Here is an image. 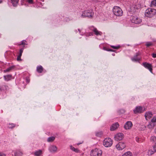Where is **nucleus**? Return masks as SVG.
<instances>
[{"instance_id":"f704fd0d","label":"nucleus","mask_w":156,"mask_h":156,"mask_svg":"<svg viewBox=\"0 0 156 156\" xmlns=\"http://www.w3.org/2000/svg\"><path fill=\"white\" fill-rule=\"evenodd\" d=\"M124 135L123 133H117L116 135L115 136H117V137H122V136H123Z\"/></svg>"},{"instance_id":"79ce46f5","label":"nucleus","mask_w":156,"mask_h":156,"mask_svg":"<svg viewBox=\"0 0 156 156\" xmlns=\"http://www.w3.org/2000/svg\"><path fill=\"white\" fill-rule=\"evenodd\" d=\"M96 28L94 27L93 26H90L89 27V29L91 31H93L94 29H95Z\"/></svg>"},{"instance_id":"393cba45","label":"nucleus","mask_w":156,"mask_h":156,"mask_svg":"<svg viewBox=\"0 0 156 156\" xmlns=\"http://www.w3.org/2000/svg\"><path fill=\"white\" fill-rule=\"evenodd\" d=\"M15 156H22L23 153L20 151H17L16 152H14Z\"/></svg>"},{"instance_id":"f3484780","label":"nucleus","mask_w":156,"mask_h":156,"mask_svg":"<svg viewBox=\"0 0 156 156\" xmlns=\"http://www.w3.org/2000/svg\"><path fill=\"white\" fill-rule=\"evenodd\" d=\"M138 9V7L136 5H133L130 7V11L134 12L136 11V10Z\"/></svg>"},{"instance_id":"5701e85b","label":"nucleus","mask_w":156,"mask_h":156,"mask_svg":"<svg viewBox=\"0 0 156 156\" xmlns=\"http://www.w3.org/2000/svg\"><path fill=\"white\" fill-rule=\"evenodd\" d=\"M15 67V66H11L9 67L5 70H4L3 71L4 73H6L7 72H9L13 69Z\"/></svg>"},{"instance_id":"473e14b6","label":"nucleus","mask_w":156,"mask_h":156,"mask_svg":"<svg viewBox=\"0 0 156 156\" xmlns=\"http://www.w3.org/2000/svg\"><path fill=\"white\" fill-rule=\"evenodd\" d=\"M153 44V43L151 42H147L146 43V45L147 47H149L152 46Z\"/></svg>"},{"instance_id":"ea45409f","label":"nucleus","mask_w":156,"mask_h":156,"mask_svg":"<svg viewBox=\"0 0 156 156\" xmlns=\"http://www.w3.org/2000/svg\"><path fill=\"white\" fill-rule=\"evenodd\" d=\"M111 48H113V49H119V47H120V46H114L112 45V46H111Z\"/></svg>"},{"instance_id":"c756f323","label":"nucleus","mask_w":156,"mask_h":156,"mask_svg":"<svg viewBox=\"0 0 156 156\" xmlns=\"http://www.w3.org/2000/svg\"><path fill=\"white\" fill-rule=\"evenodd\" d=\"M27 42L25 40H23L21 42L20 44H18V45H23V48H25V45H27V43H26V42Z\"/></svg>"},{"instance_id":"4c0bfd02","label":"nucleus","mask_w":156,"mask_h":156,"mask_svg":"<svg viewBox=\"0 0 156 156\" xmlns=\"http://www.w3.org/2000/svg\"><path fill=\"white\" fill-rule=\"evenodd\" d=\"M122 137H114V138L115 140L120 141L122 140Z\"/></svg>"},{"instance_id":"bb28decb","label":"nucleus","mask_w":156,"mask_h":156,"mask_svg":"<svg viewBox=\"0 0 156 156\" xmlns=\"http://www.w3.org/2000/svg\"><path fill=\"white\" fill-rule=\"evenodd\" d=\"M155 126V124L153 122H150L149 123L148 125V127L149 129H153V128L154 126Z\"/></svg>"},{"instance_id":"a19ab883","label":"nucleus","mask_w":156,"mask_h":156,"mask_svg":"<svg viewBox=\"0 0 156 156\" xmlns=\"http://www.w3.org/2000/svg\"><path fill=\"white\" fill-rule=\"evenodd\" d=\"M22 56L21 55H19L18 56L17 58V60L18 61H21L22 60L21 59V57Z\"/></svg>"},{"instance_id":"37998d69","label":"nucleus","mask_w":156,"mask_h":156,"mask_svg":"<svg viewBox=\"0 0 156 156\" xmlns=\"http://www.w3.org/2000/svg\"><path fill=\"white\" fill-rule=\"evenodd\" d=\"M23 49H24L23 48H22L20 49V53L19 55H22V54L23 52Z\"/></svg>"},{"instance_id":"a211bd4d","label":"nucleus","mask_w":156,"mask_h":156,"mask_svg":"<svg viewBox=\"0 0 156 156\" xmlns=\"http://www.w3.org/2000/svg\"><path fill=\"white\" fill-rule=\"evenodd\" d=\"M18 126V125H16L14 123H9L8 124V128L10 129H12L16 126Z\"/></svg>"},{"instance_id":"c85d7f7f","label":"nucleus","mask_w":156,"mask_h":156,"mask_svg":"<svg viewBox=\"0 0 156 156\" xmlns=\"http://www.w3.org/2000/svg\"><path fill=\"white\" fill-rule=\"evenodd\" d=\"M136 140L137 142L139 143L142 142L144 140L143 139H142V137H136Z\"/></svg>"},{"instance_id":"f257e3e1","label":"nucleus","mask_w":156,"mask_h":156,"mask_svg":"<svg viewBox=\"0 0 156 156\" xmlns=\"http://www.w3.org/2000/svg\"><path fill=\"white\" fill-rule=\"evenodd\" d=\"M114 14L118 16H120L122 15L123 12L121 9L118 6H115L112 9Z\"/></svg>"},{"instance_id":"dca6fc26","label":"nucleus","mask_w":156,"mask_h":156,"mask_svg":"<svg viewBox=\"0 0 156 156\" xmlns=\"http://www.w3.org/2000/svg\"><path fill=\"white\" fill-rule=\"evenodd\" d=\"M8 88L7 85L6 84L0 85V91H3L7 90Z\"/></svg>"},{"instance_id":"cd10ccee","label":"nucleus","mask_w":156,"mask_h":156,"mask_svg":"<svg viewBox=\"0 0 156 156\" xmlns=\"http://www.w3.org/2000/svg\"><path fill=\"white\" fill-rule=\"evenodd\" d=\"M70 149L76 153H78L80 151V150L77 148H75L72 145L70 146Z\"/></svg>"},{"instance_id":"6e6552de","label":"nucleus","mask_w":156,"mask_h":156,"mask_svg":"<svg viewBox=\"0 0 156 156\" xmlns=\"http://www.w3.org/2000/svg\"><path fill=\"white\" fill-rule=\"evenodd\" d=\"M142 65L145 68L148 69L151 73H152V66L151 64L144 62L142 63Z\"/></svg>"},{"instance_id":"a878e982","label":"nucleus","mask_w":156,"mask_h":156,"mask_svg":"<svg viewBox=\"0 0 156 156\" xmlns=\"http://www.w3.org/2000/svg\"><path fill=\"white\" fill-rule=\"evenodd\" d=\"M121 156H133V154L131 152L129 151L125 153Z\"/></svg>"},{"instance_id":"39448f33","label":"nucleus","mask_w":156,"mask_h":156,"mask_svg":"<svg viewBox=\"0 0 156 156\" xmlns=\"http://www.w3.org/2000/svg\"><path fill=\"white\" fill-rule=\"evenodd\" d=\"M102 153V150L96 148L92 150L90 155L91 156H101Z\"/></svg>"},{"instance_id":"8fccbe9b","label":"nucleus","mask_w":156,"mask_h":156,"mask_svg":"<svg viewBox=\"0 0 156 156\" xmlns=\"http://www.w3.org/2000/svg\"><path fill=\"white\" fill-rule=\"evenodd\" d=\"M83 141H82L81 142H80V143H77V145H80V144H82V143H83Z\"/></svg>"},{"instance_id":"c03bdc74","label":"nucleus","mask_w":156,"mask_h":156,"mask_svg":"<svg viewBox=\"0 0 156 156\" xmlns=\"http://www.w3.org/2000/svg\"><path fill=\"white\" fill-rule=\"evenodd\" d=\"M27 2L30 4H33V0H27Z\"/></svg>"},{"instance_id":"20e7f679","label":"nucleus","mask_w":156,"mask_h":156,"mask_svg":"<svg viewBox=\"0 0 156 156\" xmlns=\"http://www.w3.org/2000/svg\"><path fill=\"white\" fill-rule=\"evenodd\" d=\"M113 144V140L109 137L105 138L103 141V144L106 147L111 146Z\"/></svg>"},{"instance_id":"5fc2aeb1","label":"nucleus","mask_w":156,"mask_h":156,"mask_svg":"<svg viewBox=\"0 0 156 156\" xmlns=\"http://www.w3.org/2000/svg\"><path fill=\"white\" fill-rule=\"evenodd\" d=\"M112 55H113V56H114V55H115V54H112Z\"/></svg>"},{"instance_id":"864d4df0","label":"nucleus","mask_w":156,"mask_h":156,"mask_svg":"<svg viewBox=\"0 0 156 156\" xmlns=\"http://www.w3.org/2000/svg\"><path fill=\"white\" fill-rule=\"evenodd\" d=\"M154 133H156V129H155V130H154Z\"/></svg>"},{"instance_id":"de8ad7c7","label":"nucleus","mask_w":156,"mask_h":156,"mask_svg":"<svg viewBox=\"0 0 156 156\" xmlns=\"http://www.w3.org/2000/svg\"><path fill=\"white\" fill-rule=\"evenodd\" d=\"M0 156H6V155L3 153H0Z\"/></svg>"},{"instance_id":"423d86ee","label":"nucleus","mask_w":156,"mask_h":156,"mask_svg":"<svg viewBox=\"0 0 156 156\" xmlns=\"http://www.w3.org/2000/svg\"><path fill=\"white\" fill-rule=\"evenodd\" d=\"M130 20L132 23L135 24H139L141 22L140 19L134 16H131L130 18Z\"/></svg>"},{"instance_id":"6ab92c4d","label":"nucleus","mask_w":156,"mask_h":156,"mask_svg":"<svg viewBox=\"0 0 156 156\" xmlns=\"http://www.w3.org/2000/svg\"><path fill=\"white\" fill-rule=\"evenodd\" d=\"M42 154V151L41 150H39L34 152V154L35 156H41Z\"/></svg>"},{"instance_id":"0eeeda50","label":"nucleus","mask_w":156,"mask_h":156,"mask_svg":"<svg viewBox=\"0 0 156 156\" xmlns=\"http://www.w3.org/2000/svg\"><path fill=\"white\" fill-rule=\"evenodd\" d=\"M126 147V145L124 143L119 142L116 145V148L119 151L122 150Z\"/></svg>"},{"instance_id":"7c9ffc66","label":"nucleus","mask_w":156,"mask_h":156,"mask_svg":"<svg viewBox=\"0 0 156 156\" xmlns=\"http://www.w3.org/2000/svg\"><path fill=\"white\" fill-rule=\"evenodd\" d=\"M55 137H49L47 141L48 142H53L55 139Z\"/></svg>"},{"instance_id":"a18cd8bd","label":"nucleus","mask_w":156,"mask_h":156,"mask_svg":"<svg viewBox=\"0 0 156 156\" xmlns=\"http://www.w3.org/2000/svg\"><path fill=\"white\" fill-rule=\"evenodd\" d=\"M106 50L108 51H112V52H114V51H115L114 50H113L111 49H110V48H107L106 49Z\"/></svg>"},{"instance_id":"9b49d317","label":"nucleus","mask_w":156,"mask_h":156,"mask_svg":"<svg viewBox=\"0 0 156 156\" xmlns=\"http://www.w3.org/2000/svg\"><path fill=\"white\" fill-rule=\"evenodd\" d=\"M49 150L51 153H55L57 151V147L54 145H51L49 147Z\"/></svg>"},{"instance_id":"72a5a7b5","label":"nucleus","mask_w":156,"mask_h":156,"mask_svg":"<svg viewBox=\"0 0 156 156\" xmlns=\"http://www.w3.org/2000/svg\"><path fill=\"white\" fill-rule=\"evenodd\" d=\"M118 112L119 115H120L124 113L125 112V111L124 109H120L118 111Z\"/></svg>"},{"instance_id":"6e6d98bb","label":"nucleus","mask_w":156,"mask_h":156,"mask_svg":"<svg viewBox=\"0 0 156 156\" xmlns=\"http://www.w3.org/2000/svg\"><path fill=\"white\" fill-rule=\"evenodd\" d=\"M155 144H156V143Z\"/></svg>"},{"instance_id":"09e8293b","label":"nucleus","mask_w":156,"mask_h":156,"mask_svg":"<svg viewBox=\"0 0 156 156\" xmlns=\"http://www.w3.org/2000/svg\"><path fill=\"white\" fill-rule=\"evenodd\" d=\"M88 34L89 36L93 35V33L92 32H89V33H88Z\"/></svg>"},{"instance_id":"b1692460","label":"nucleus","mask_w":156,"mask_h":156,"mask_svg":"<svg viewBox=\"0 0 156 156\" xmlns=\"http://www.w3.org/2000/svg\"><path fill=\"white\" fill-rule=\"evenodd\" d=\"M11 3H12L14 7H16L17 5V4L18 3L19 0H10Z\"/></svg>"},{"instance_id":"f8f14e48","label":"nucleus","mask_w":156,"mask_h":156,"mask_svg":"<svg viewBox=\"0 0 156 156\" xmlns=\"http://www.w3.org/2000/svg\"><path fill=\"white\" fill-rule=\"evenodd\" d=\"M134 113L135 114L140 113L142 112V108L141 106L136 107L135 109L133 110Z\"/></svg>"},{"instance_id":"e433bc0d","label":"nucleus","mask_w":156,"mask_h":156,"mask_svg":"<svg viewBox=\"0 0 156 156\" xmlns=\"http://www.w3.org/2000/svg\"><path fill=\"white\" fill-rule=\"evenodd\" d=\"M151 122H152L154 123L156 122V115L154 116L151 119Z\"/></svg>"},{"instance_id":"3c124183","label":"nucleus","mask_w":156,"mask_h":156,"mask_svg":"<svg viewBox=\"0 0 156 156\" xmlns=\"http://www.w3.org/2000/svg\"><path fill=\"white\" fill-rule=\"evenodd\" d=\"M78 31H79V32L80 33L81 32V30H80V29H78Z\"/></svg>"},{"instance_id":"9d476101","label":"nucleus","mask_w":156,"mask_h":156,"mask_svg":"<svg viewBox=\"0 0 156 156\" xmlns=\"http://www.w3.org/2000/svg\"><path fill=\"white\" fill-rule=\"evenodd\" d=\"M132 126V123L131 121H127L125 124L124 127L126 129H129L131 128Z\"/></svg>"},{"instance_id":"2f4dec72","label":"nucleus","mask_w":156,"mask_h":156,"mask_svg":"<svg viewBox=\"0 0 156 156\" xmlns=\"http://www.w3.org/2000/svg\"><path fill=\"white\" fill-rule=\"evenodd\" d=\"M155 6H156V0H154L151 2V6L152 7Z\"/></svg>"},{"instance_id":"c9c22d12","label":"nucleus","mask_w":156,"mask_h":156,"mask_svg":"<svg viewBox=\"0 0 156 156\" xmlns=\"http://www.w3.org/2000/svg\"><path fill=\"white\" fill-rule=\"evenodd\" d=\"M150 140L153 142H155L156 141V137H151Z\"/></svg>"},{"instance_id":"1a4fd4ad","label":"nucleus","mask_w":156,"mask_h":156,"mask_svg":"<svg viewBox=\"0 0 156 156\" xmlns=\"http://www.w3.org/2000/svg\"><path fill=\"white\" fill-rule=\"evenodd\" d=\"M156 152V144L153 146V149H149L148 151V155H151Z\"/></svg>"},{"instance_id":"4468645a","label":"nucleus","mask_w":156,"mask_h":156,"mask_svg":"<svg viewBox=\"0 0 156 156\" xmlns=\"http://www.w3.org/2000/svg\"><path fill=\"white\" fill-rule=\"evenodd\" d=\"M139 55V54L138 53H136V55H134L133 57L131 58V60L133 61V62H138L139 61L140 59L138 57V56Z\"/></svg>"},{"instance_id":"49530a36","label":"nucleus","mask_w":156,"mask_h":156,"mask_svg":"<svg viewBox=\"0 0 156 156\" xmlns=\"http://www.w3.org/2000/svg\"><path fill=\"white\" fill-rule=\"evenodd\" d=\"M152 56L154 58H156V54L155 53H153L152 54Z\"/></svg>"},{"instance_id":"412c9836","label":"nucleus","mask_w":156,"mask_h":156,"mask_svg":"<svg viewBox=\"0 0 156 156\" xmlns=\"http://www.w3.org/2000/svg\"><path fill=\"white\" fill-rule=\"evenodd\" d=\"M93 32L97 36H101L102 34V33L101 31H98L96 28L94 29Z\"/></svg>"},{"instance_id":"2eb2a0df","label":"nucleus","mask_w":156,"mask_h":156,"mask_svg":"<svg viewBox=\"0 0 156 156\" xmlns=\"http://www.w3.org/2000/svg\"><path fill=\"white\" fill-rule=\"evenodd\" d=\"M153 116V114L152 112H146L145 115V118L147 120L151 118Z\"/></svg>"},{"instance_id":"4be33fe9","label":"nucleus","mask_w":156,"mask_h":156,"mask_svg":"<svg viewBox=\"0 0 156 156\" xmlns=\"http://www.w3.org/2000/svg\"><path fill=\"white\" fill-rule=\"evenodd\" d=\"M43 68L41 66H38L37 67V71L39 73H41L43 70Z\"/></svg>"},{"instance_id":"ddd939ff","label":"nucleus","mask_w":156,"mask_h":156,"mask_svg":"<svg viewBox=\"0 0 156 156\" xmlns=\"http://www.w3.org/2000/svg\"><path fill=\"white\" fill-rule=\"evenodd\" d=\"M119 126L118 122H116L113 124L110 127V129L111 131H114Z\"/></svg>"},{"instance_id":"7ed1b4c3","label":"nucleus","mask_w":156,"mask_h":156,"mask_svg":"<svg viewBox=\"0 0 156 156\" xmlns=\"http://www.w3.org/2000/svg\"><path fill=\"white\" fill-rule=\"evenodd\" d=\"M94 13L92 11L89 10L84 11L81 15V17H88L90 18H92L93 17Z\"/></svg>"},{"instance_id":"aec40b11","label":"nucleus","mask_w":156,"mask_h":156,"mask_svg":"<svg viewBox=\"0 0 156 156\" xmlns=\"http://www.w3.org/2000/svg\"><path fill=\"white\" fill-rule=\"evenodd\" d=\"M12 77V76L11 75H8L4 76V80L6 81H8L11 80Z\"/></svg>"},{"instance_id":"58836bf2","label":"nucleus","mask_w":156,"mask_h":156,"mask_svg":"<svg viewBox=\"0 0 156 156\" xmlns=\"http://www.w3.org/2000/svg\"><path fill=\"white\" fill-rule=\"evenodd\" d=\"M96 135L97 136H98L99 135H103V133L102 132H97L96 133Z\"/></svg>"},{"instance_id":"603ef678","label":"nucleus","mask_w":156,"mask_h":156,"mask_svg":"<svg viewBox=\"0 0 156 156\" xmlns=\"http://www.w3.org/2000/svg\"><path fill=\"white\" fill-rule=\"evenodd\" d=\"M2 0H0V4L2 3Z\"/></svg>"},{"instance_id":"f03ea898","label":"nucleus","mask_w":156,"mask_h":156,"mask_svg":"<svg viewBox=\"0 0 156 156\" xmlns=\"http://www.w3.org/2000/svg\"><path fill=\"white\" fill-rule=\"evenodd\" d=\"M156 14V10L152 8H148L145 12V15L146 16L151 17Z\"/></svg>"}]
</instances>
